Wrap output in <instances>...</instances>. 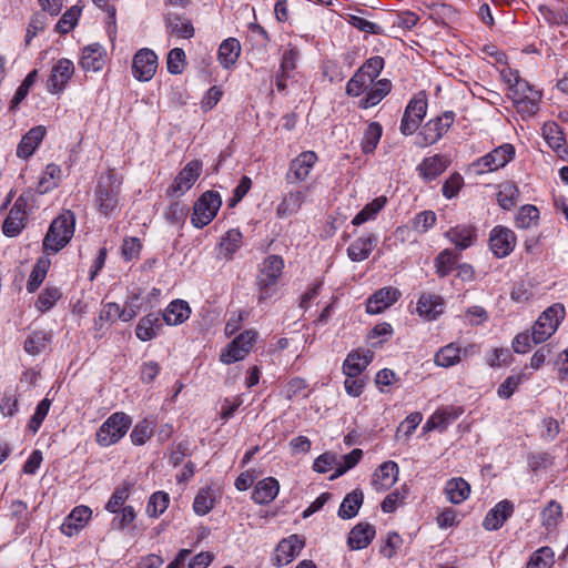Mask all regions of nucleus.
Listing matches in <instances>:
<instances>
[{
  "mask_svg": "<svg viewBox=\"0 0 568 568\" xmlns=\"http://www.w3.org/2000/svg\"><path fill=\"white\" fill-rule=\"evenodd\" d=\"M284 261L280 255H270L261 264L256 285L260 291V301L268 298L275 291L277 280L282 275Z\"/></svg>",
  "mask_w": 568,
  "mask_h": 568,
  "instance_id": "nucleus-4",
  "label": "nucleus"
},
{
  "mask_svg": "<svg viewBox=\"0 0 568 568\" xmlns=\"http://www.w3.org/2000/svg\"><path fill=\"white\" fill-rule=\"evenodd\" d=\"M202 162L200 160L190 161L175 176L173 183L168 189V195L181 196L189 191L202 172Z\"/></svg>",
  "mask_w": 568,
  "mask_h": 568,
  "instance_id": "nucleus-11",
  "label": "nucleus"
},
{
  "mask_svg": "<svg viewBox=\"0 0 568 568\" xmlns=\"http://www.w3.org/2000/svg\"><path fill=\"white\" fill-rule=\"evenodd\" d=\"M427 102L424 98H414L407 104L399 130L404 135H412L426 115Z\"/></svg>",
  "mask_w": 568,
  "mask_h": 568,
  "instance_id": "nucleus-12",
  "label": "nucleus"
},
{
  "mask_svg": "<svg viewBox=\"0 0 568 568\" xmlns=\"http://www.w3.org/2000/svg\"><path fill=\"white\" fill-rule=\"evenodd\" d=\"M515 245L516 236L511 230L500 225L491 230L489 247L496 257L503 258L508 256L514 251Z\"/></svg>",
  "mask_w": 568,
  "mask_h": 568,
  "instance_id": "nucleus-14",
  "label": "nucleus"
},
{
  "mask_svg": "<svg viewBox=\"0 0 568 568\" xmlns=\"http://www.w3.org/2000/svg\"><path fill=\"white\" fill-rule=\"evenodd\" d=\"M80 14L81 9L78 6L71 7L59 19L55 26V31L61 34H67L68 32H70L77 26Z\"/></svg>",
  "mask_w": 568,
  "mask_h": 568,
  "instance_id": "nucleus-53",
  "label": "nucleus"
},
{
  "mask_svg": "<svg viewBox=\"0 0 568 568\" xmlns=\"http://www.w3.org/2000/svg\"><path fill=\"white\" fill-rule=\"evenodd\" d=\"M455 114L452 111H446L442 115L428 121L420 135L423 136L424 143L427 145L435 144L439 141L443 135L449 130L454 123Z\"/></svg>",
  "mask_w": 568,
  "mask_h": 568,
  "instance_id": "nucleus-15",
  "label": "nucleus"
},
{
  "mask_svg": "<svg viewBox=\"0 0 568 568\" xmlns=\"http://www.w3.org/2000/svg\"><path fill=\"white\" fill-rule=\"evenodd\" d=\"M318 160L314 151H304L291 160L285 181L288 184L304 182Z\"/></svg>",
  "mask_w": 568,
  "mask_h": 568,
  "instance_id": "nucleus-10",
  "label": "nucleus"
},
{
  "mask_svg": "<svg viewBox=\"0 0 568 568\" xmlns=\"http://www.w3.org/2000/svg\"><path fill=\"white\" fill-rule=\"evenodd\" d=\"M554 565V551L549 547H541L529 558L526 568H551Z\"/></svg>",
  "mask_w": 568,
  "mask_h": 568,
  "instance_id": "nucleus-51",
  "label": "nucleus"
},
{
  "mask_svg": "<svg viewBox=\"0 0 568 568\" xmlns=\"http://www.w3.org/2000/svg\"><path fill=\"white\" fill-rule=\"evenodd\" d=\"M384 68V59L379 55H375L365 61V63L358 69L363 72L364 77L368 81L374 83L375 79L381 74Z\"/></svg>",
  "mask_w": 568,
  "mask_h": 568,
  "instance_id": "nucleus-59",
  "label": "nucleus"
},
{
  "mask_svg": "<svg viewBox=\"0 0 568 568\" xmlns=\"http://www.w3.org/2000/svg\"><path fill=\"white\" fill-rule=\"evenodd\" d=\"M383 128L378 122H371L363 133L362 151L371 154L375 151L382 138Z\"/></svg>",
  "mask_w": 568,
  "mask_h": 568,
  "instance_id": "nucleus-43",
  "label": "nucleus"
},
{
  "mask_svg": "<svg viewBox=\"0 0 568 568\" xmlns=\"http://www.w3.org/2000/svg\"><path fill=\"white\" fill-rule=\"evenodd\" d=\"M374 537V526L367 523H359L349 531L347 542L351 549L359 550L366 548Z\"/></svg>",
  "mask_w": 568,
  "mask_h": 568,
  "instance_id": "nucleus-29",
  "label": "nucleus"
},
{
  "mask_svg": "<svg viewBox=\"0 0 568 568\" xmlns=\"http://www.w3.org/2000/svg\"><path fill=\"white\" fill-rule=\"evenodd\" d=\"M467 351L462 349L457 344L450 343L442 347L435 355V363L442 367H450L462 361V355L466 356Z\"/></svg>",
  "mask_w": 568,
  "mask_h": 568,
  "instance_id": "nucleus-41",
  "label": "nucleus"
},
{
  "mask_svg": "<svg viewBox=\"0 0 568 568\" xmlns=\"http://www.w3.org/2000/svg\"><path fill=\"white\" fill-rule=\"evenodd\" d=\"M154 423L149 419L139 422L131 432V440L134 445H143L153 435Z\"/></svg>",
  "mask_w": 568,
  "mask_h": 568,
  "instance_id": "nucleus-52",
  "label": "nucleus"
},
{
  "mask_svg": "<svg viewBox=\"0 0 568 568\" xmlns=\"http://www.w3.org/2000/svg\"><path fill=\"white\" fill-rule=\"evenodd\" d=\"M51 406V400L48 398L42 399L36 407L34 414L31 416L28 428L36 434L44 418L47 417Z\"/></svg>",
  "mask_w": 568,
  "mask_h": 568,
  "instance_id": "nucleus-63",
  "label": "nucleus"
},
{
  "mask_svg": "<svg viewBox=\"0 0 568 568\" xmlns=\"http://www.w3.org/2000/svg\"><path fill=\"white\" fill-rule=\"evenodd\" d=\"M508 97L513 100L514 106L521 118H529L538 112L542 94L528 81L515 75V83L510 85Z\"/></svg>",
  "mask_w": 568,
  "mask_h": 568,
  "instance_id": "nucleus-3",
  "label": "nucleus"
},
{
  "mask_svg": "<svg viewBox=\"0 0 568 568\" xmlns=\"http://www.w3.org/2000/svg\"><path fill=\"white\" fill-rule=\"evenodd\" d=\"M92 515V510L87 506L75 507L64 519L61 530L67 536H73L82 529Z\"/></svg>",
  "mask_w": 568,
  "mask_h": 568,
  "instance_id": "nucleus-25",
  "label": "nucleus"
},
{
  "mask_svg": "<svg viewBox=\"0 0 568 568\" xmlns=\"http://www.w3.org/2000/svg\"><path fill=\"white\" fill-rule=\"evenodd\" d=\"M449 164L448 159L442 154L425 158L418 165L419 175L426 181H433L445 172Z\"/></svg>",
  "mask_w": 568,
  "mask_h": 568,
  "instance_id": "nucleus-22",
  "label": "nucleus"
},
{
  "mask_svg": "<svg viewBox=\"0 0 568 568\" xmlns=\"http://www.w3.org/2000/svg\"><path fill=\"white\" fill-rule=\"evenodd\" d=\"M458 258L459 254L453 250L442 251L435 258L436 274L442 278L449 275Z\"/></svg>",
  "mask_w": 568,
  "mask_h": 568,
  "instance_id": "nucleus-44",
  "label": "nucleus"
},
{
  "mask_svg": "<svg viewBox=\"0 0 568 568\" xmlns=\"http://www.w3.org/2000/svg\"><path fill=\"white\" fill-rule=\"evenodd\" d=\"M445 494L453 504H462L470 494V486L464 478H452L446 483Z\"/></svg>",
  "mask_w": 568,
  "mask_h": 568,
  "instance_id": "nucleus-38",
  "label": "nucleus"
},
{
  "mask_svg": "<svg viewBox=\"0 0 568 568\" xmlns=\"http://www.w3.org/2000/svg\"><path fill=\"white\" fill-rule=\"evenodd\" d=\"M565 317V307L556 303L546 308L532 326L531 338L535 344L548 339L558 328Z\"/></svg>",
  "mask_w": 568,
  "mask_h": 568,
  "instance_id": "nucleus-5",
  "label": "nucleus"
},
{
  "mask_svg": "<svg viewBox=\"0 0 568 568\" xmlns=\"http://www.w3.org/2000/svg\"><path fill=\"white\" fill-rule=\"evenodd\" d=\"M373 357L372 352L361 353L352 352L347 355L343 364V372L348 377H358L367 367Z\"/></svg>",
  "mask_w": 568,
  "mask_h": 568,
  "instance_id": "nucleus-30",
  "label": "nucleus"
},
{
  "mask_svg": "<svg viewBox=\"0 0 568 568\" xmlns=\"http://www.w3.org/2000/svg\"><path fill=\"white\" fill-rule=\"evenodd\" d=\"M49 266L50 261L48 258H39L37 261L27 282V291L29 293H33L40 287L45 278Z\"/></svg>",
  "mask_w": 568,
  "mask_h": 568,
  "instance_id": "nucleus-47",
  "label": "nucleus"
},
{
  "mask_svg": "<svg viewBox=\"0 0 568 568\" xmlns=\"http://www.w3.org/2000/svg\"><path fill=\"white\" fill-rule=\"evenodd\" d=\"M215 497L213 490L210 488H202L194 498L193 509L200 515L204 516L214 507Z\"/></svg>",
  "mask_w": 568,
  "mask_h": 568,
  "instance_id": "nucleus-49",
  "label": "nucleus"
},
{
  "mask_svg": "<svg viewBox=\"0 0 568 568\" xmlns=\"http://www.w3.org/2000/svg\"><path fill=\"white\" fill-rule=\"evenodd\" d=\"M278 490V481L274 477H266L255 485L252 499L256 504L266 505L276 498Z\"/></svg>",
  "mask_w": 568,
  "mask_h": 568,
  "instance_id": "nucleus-28",
  "label": "nucleus"
},
{
  "mask_svg": "<svg viewBox=\"0 0 568 568\" xmlns=\"http://www.w3.org/2000/svg\"><path fill=\"white\" fill-rule=\"evenodd\" d=\"M561 505L555 500L549 501L545 509L541 511L542 525L547 529L555 527L558 523V519L561 517Z\"/></svg>",
  "mask_w": 568,
  "mask_h": 568,
  "instance_id": "nucleus-57",
  "label": "nucleus"
},
{
  "mask_svg": "<svg viewBox=\"0 0 568 568\" xmlns=\"http://www.w3.org/2000/svg\"><path fill=\"white\" fill-rule=\"evenodd\" d=\"M539 212L534 205H524L516 216V225L520 229H528L537 221Z\"/></svg>",
  "mask_w": 568,
  "mask_h": 568,
  "instance_id": "nucleus-64",
  "label": "nucleus"
},
{
  "mask_svg": "<svg viewBox=\"0 0 568 568\" xmlns=\"http://www.w3.org/2000/svg\"><path fill=\"white\" fill-rule=\"evenodd\" d=\"M459 412L453 407H444L437 409L426 422L424 428L426 430L432 429H445L449 424L457 419Z\"/></svg>",
  "mask_w": 568,
  "mask_h": 568,
  "instance_id": "nucleus-40",
  "label": "nucleus"
},
{
  "mask_svg": "<svg viewBox=\"0 0 568 568\" xmlns=\"http://www.w3.org/2000/svg\"><path fill=\"white\" fill-rule=\"evenodd\" d=\"M130 488L131 485L126 483H124L122 486L116 487L105 506L106 510H109L110 513H116L128 499Z\"/></svg>",
  "mask_w": 568,
  "mask_h": 568,
  "instance_id": "nucleus-61",
  "label": "nucleus"
},
{
  "mask_svg": "<svg viewBox=\"0 0 568 568\" xmlns=\"http://www.w3.org/2000/svg\"><path fill=\"white\" fill-rule=\"evenodd\" d=\"M45 133L47 130L42 125L30 129L28 133L22 136L17 148V155L21 159L30 158L45 136Z\"/></svg>",
  "mask_w": 568,
  "mask_h": 568,
  "instance_id": "nucleus-23",
  "label": "nucleus"
},
{
  "mask_svg": "<svg viewBox=\"0 0 568 568\" xmlns=\"http://www.w3.org/2000/svg\"><path fill=\"white\" fill-rule=\"evenodd\" d=\"M61 292L58 287H47L39 295L37 301V308L41 312H47L53 307V305L60 300Z\"/></svg>",
  "mask_w": 568,
  "mask_h": 568,
  "instance_id": "nucleus-56",
  "label": "nucleus"
},
{
  "mask_svg": "<svg viewBox=\"0 0 568 568\" xmlns=\"http://www.w3.org/2000/svg\"><path fill=\"white\" fill-rule=\"evenodd\" d=\"M518 195H519L518 187L514 183H511V182L503 183L497 193L498 204L504 210H510L517 204Z\"/></svg>",
  "mask_w": 568,
  "mask_h": 568,
  "instance_id": "nucleus-48",
  "label": "nucleus"
},
{
  "mask_svg": "<svg viewBox=\"0 0 568 568\" xmlns=\"http://www.w3.org/2000/svg\"><path fill=\"white\" fill-rule=\"evenodd\" d=\"M121 183L122 180L114 170H109L99 179L95 186V203L104 216H111L118 211Z\"/></svg>",
  "mask_w": 568,
  "mask_h": 568,
  "instance_id": "nucleus-1",
  "label": "nucleus"
},
{
  "mask_svg": "<svg viewBox=\"0 0 568 568\" xmlns=\"http://www.w3.org/2000/svg\"><path fill=\"white\" fill-rule=\"evenodd\" d=\"M373 84L364 77L363 72L356 71L346 84V93L351 97H358Z\"/></svg>",
  "mask_w": 568,
  "mask_h": 568,
  "instance_id": "nucleus-58",
  "label": "nucleus"
},
{
  "mask_svg": "<svg viewBox=\"0 0 568 568\" xmlns=\"http://www.w3.org/2000/svg\"><path fill=\"white\" fill-rule=\"evenodd\" d=\"M26 217L23 213L10 210L2 225L3 233L10 237L17 236L24 227Z\"/></svg>",
  "mask_w": 568,
  "mask_h": 568,
  "instance_id": "nucleus-50",
  "label": "nucleus"
},
{
  "mask_svg": "<svg viewBox=\"0 0 568 568\" xmlns=\"http://www.w3.org/2000/svg\"><path fill=\"white\" fill-rule=\"evenodd\" d=\"M38 78V71L32 70L28 75L24 78L22 83L17 89L12 100H11V109L18 106L28 95L30 88L34 84Z\"/></svg>",
  "mask_w": 568,
  "mask_h": 568,
  "instance_id": "nucleus-60",
  "label": "nucleus"
},
{
  "mask_svg": "<svg viewBox=\"0 0 568 568\" xmlns=\"http://www.w3.org/2000/svg\"><path fill=\"white\" fill-rule=\"evenodd\" d=\"M364 501V494L361 489H354L353 491L348 493L338 509V516L342 519H351L355 517L363 505Z\"/></svg>",
  "mask_w": 568,
  "mask_h": 568,
  "instance_id": "nucleus-39",
  "label": "nucleus"
},
{
  "mask_svg": "<svg viewBox=\"0 0 568 568\" xmlns=\"http://www.w3.org/2000/svg\"><path fill=\"white\" fill-rule=\"evenodd\" d=\"M417 312L427 320H434L443 312V300L435 294H423L417 302Z\"/></svg>",
  "mask_w": 568,
  "mask_h": 568,
  "instance_id": "nucleus-37",
  "label": "nucleus"
},
{
  "mask_svg": "<svg viewBox=\"0 0 568 568\" xmlns=\"http://www.w3.org/2000/svg\"><path fill=\"white\" fill-rule=\"evenodd\" d=\"M514 146L506 143L475 161L471 164V168L477 174L493 172L504 168L508 162H510L514 158Z\"/></svg>",
  "mask_w": 568,
  "mask_h": 568,
  "instance_id": "nucleus-8",
  "label": "nucleus"
},
{
  "mask_svg": "<svg viewBox=\"0 0 568 568\" xmlns=\"http://www.w3.org/2000/svg\"><path fill=\"white\" fill-rule=\"evenodd\" d=\"M392 89V82L388 79H381L373 83V87L366 92L361 100L359 106L363 109L372 108L378 104Z\"/></svg>",
  "mask_w": 568,
  "mask_h": 568,
  "instance_id": "nucleus-33",
  "label": "nucleus"
},
{
  "mask_svg": "<svg viewBox=\"0 0 568 568\" xmlns=\"http://www.w3.org/2000/svg\"><path fill=\"white\" fill-rule=\"evenodd\" d=\"M255 331H246L236 336L220 355V361L224 364H232L245 358L251 352L256 341Z\"/></svg>",
  "mask_w": 568,
  "mask_h": 568,
  "instance_id": "nucleus-9",
  "label": "nucleus"
},
{
  "mask_svg": "<svg viewBox=\"0 0 568 568\" xmlns=\"http://www.w3.org/2000/svg\"><path fill=\"white\" fill-rule=\"evenodd\" d=\"M61 176V169L54 163H50L45 166L43 175L39 180L38 192L40 194L47 193L58 185V181Z\"/></svg>",
  "mask_w": 568,
  "mask_h": 568,
  "instance_id": "nucleus-46",
  "label": "nucleus"
},
{
  "mask_svg": "<svg viewBox=\"0 0 568 568\" xmlns=\"http://www.w3.org/2000/svg\"><path fill=\"white\" fill-rule=\"evenodd\" d=\"M307 190H292L285 194L276 207L277 216L284 219L297 213L306 200Z\"/></svg>",
  "mask_w": 568,
  "mask_h": 568,
  "instance_id": "nucleus-24",
  "label": "nucleus"
},
{
  "mask_svg": "<svg viewBox=\"0 0 568 568\" xmlns=\"http://www.w3.org/2000/svg\"><path fill=\"white\" fill-rule=\"evenodd\" d=\"M222 205V199L216 191L204 192L193 206L191 223L197 229L206 226L215 217Z\"/></svg>",
  "mask_w": 568,
  "mask_h": 568,
  "instance_id": "nucleus-7",
  "label": "nucleus"
},
{
  "mask_svg": "<svg viewBox=\"0 0 568 568\" xmlns=\"http://www.w3.org/2000/svg\"><path fill=\"white\" fill-rule=\"evenodd\" d=\"M514 514V504L507 499L499 501L484 518L483 527L486 530H498Z\"/></svg>",
  "mask_w": 568,
  "mask_h": 568,
  "instance_id": "nucleus-19",
  "label": "nucleus"
},
{
  "mask_svg": "<svg viewBox=\"0 0 568 568\" xmlns=\"http://www.w3.org/2000/svg\"><path fill=\"white\" fill-rule=\"evenodd\" d=\"M542 136L561 160L568 159V146L566 144L564 131L558 123L554 121L544 123Z\"/></svg>",
  "mask_w": 568,
  "mask_h": 568,
  "instance_id": "nucleus-18",
  "label": "nucleus"
},
{
  "mask_svg": "<svg viewBox=\"0 0 568 568\" xmlns=\"http://www.w3.org/2000/svg\"><path fill=\"white\" fill-rule=\"evenodd\" d=\"M304 541L297 535L282 539L275 548L273 562L277 567L290 564L302 550Z\"/></svg>",
  "mask_w": 568,
  "mask_h": 568,
  "instance_id": "nucleus-17",
  "label": "nucleus"
},
{
  "mask_svg": "<svg viewBox=\"0 0 568 568\" xmlns=\"http://www.w3.org/2000/svg\"><path fill=\"white\" fill-rule=\"evenodd\" d=\"M242 244V234L239 230H229L219 245V255L231 260Z\"/></svg>",
  "mask_w": 568,
  "mask_h": 568,
  "instance_id": "nucleus-42",
  "label": "nucleus"
},
{
  "mask_svg": "<svg viewBox=\"0 0 568 568\" xmlns=\"http://www.w3.org/2000/svg\"><path fill=\"white\" fill-rule=\"evenodd\" d=\"M74 73V65L69 59H60L51 70L48 79V89L52 93H59L64 90L68 82Z\"/></svg>",
  "mask_w": 568,
  "mask_h": 568,
  "instance_id": "nucleus-16",
  "label": "nucleus"
},
{
  "mask_svg": "<svg viewBox=\"0 0 568 568\" xmlns=\"http://www.w3.org/2000/svg\"><path fill=\"white\" fill-rule=\"evenodd\" d=\"M399 296L400 292L397 288L383 287L368 298L366 311L369 314H379L392 306Z\"/></svg>",
  "mask_w": 568,
  "mask_h": 568,
  "instance_id": "nucleus-20",
  "label": "nucleus"
},
{
  "mask_svg": "<svg viewBox=\"0 0 568 568\" xmlns=\"http://www.w3.org/2000/svg\"><path fill=\"white\" fill-rule=\"evenodd\" d=\"M48 341L45 333L33 332L24 342V351L30 355H38L44 351Z\"/></svg>",
  "mask_w": 568,
  "mask_h": 568,
  "instance_id": "nucleus-55",
  "label": "nucleus"
},
{
  "mask_svg": "<svg viewBox=\"0 0 568 568\" xmlns=\"http://www.w3.org/2000/svg\"><path fill=\"white\" fill-rule=\"evenodd\" d=\"M131 418L122 412L112 414L99 428L97 442L99 445L108 447L118 443L129 430Z\"/></svg>",
  "mask_w": 568,
  "mask_h": 568,
  "instance_id": "nucleus-6",
  "label": "nucleus"
},
{
  "mask_svg": "<svg viewBox=\"0 0 568 568\" xmlns=\"http://www.w3.org/2000/svg\"><path fill=\"white\" fill-rule=\"evenodd\" d=\"M103 55L104 51L100 44H90L83 49L80 64L87 71H99L104 64Z\"/></svg>",
  "mask_w": 568,
  "mask_h": 568,
  "instance_id": "nucleus-36",
  "label": "nucleus"
},
{
  "mask_svg": "<svg viewBox=\"0 0 568 568\" xmlns=\"http://www.w3.org/2000/svg\"><path fill=\"white\" fill-rule=\"evenodd\" d=\"M386 197L379 196L365 205L353 219L354 225H361L369 220H374L379 211L385 206Z\"/></svg>",
  "mask_w": 568,
  "mask_h": 568,
  "instance_id": "nucleus-45",
  "label": "nucleus"
},
{
  "mask_svg": "<svg viewBox=\"0 0 568 568\" xmlns=\"http://www.w3.org/2000/svg\"><path fill=\"white\" fill-rule=\"evenodd\" d=\"M169 495L164 491L154 493L148 503L146 511L151 517L162 515L169 506Z\"/></svg>",
  "mask_w": 568,
  "mask_h": 568,
  "instance_id": "nucleus-54",
  "label": "nucleus"
},
{
  "mask_svg": "<svg viewBox=\"0 0 568 568\" xmlns=\"http://www.w3.org/2000/svg\"><path fill=\"white\" fill-rule=\"evenodd\" d=\"M158 69V55L151 49L139 50L132 62V72L139 81H150Z\"/></svg>",
  "mask_w": 568,
  "mask_h": 568,
  "instance_id": "nucleus-13",
  "label": "nucleus"
},
{
  "mask_svg": "<svg viewBox=\"0 0 568 568\" xmlns=\"http://www.w3.org/2000/svg\"><path fill=\"white\" fill-rule=\"evenodd\" d=\"M75 227V215L70 210H64L58 215L48 230L43 240L45 252L57 253L62 250L72 239Z\"/></svg>",
  "mask_w": 568,
  "mask_h": 568,
  "instance_id": "nucleus-2",
  "label": "nucleus"
},
{
  "mask_svg": "<svg viewBox=\"0 0 568 568\" xmlns=\"http://www.w3.org/2000/svg\"><path fill=\"white\" fill-rule=\"evenodd\" d=\"M169 32L178 38L191 39L194 36V28L190 19L176 13H169L165 18Z\"/></svg>",
  "mask_w": 568,
  "mask_h": 568,
  "instance_id": "nucleus-32",
  "label": "nucleus"
},
{
  "mask_svg": "<svg viewBox=\"0 0 568 568\" xmlns=\"http://www.w3.org/2000/svg\"><path fill=\"white\" fill-rule=\"evenodd\" d=\"M241 54V44L235 38L225 39L219 48L217 59L225 69L236 63Z\"/></svg>",
  "mask_w": 568,
  "mask_h": 568,
  "instance_id": "nucleus-35",
  "label": "nucleus"
},
{
  "mask_svg": "<svg viewBox=\"0 0 568 568\" xmlns=\"http://www.w3.org/2000/svg\"><path fill=\"white\" fill-rule=\"evenodd\" d=\"M377 244V236L374 234H367L356 239L347 247V256L353 262H362L366 260L372 253L373 248Z\"/></svg>",
  "mask_w": 568,
  "mask_h": 568,
  "instance_id": "nucleus-26",
  "label": "nucleus"
},
{
  "mask_svg": "<svg viewBox=\"0 0 568 568\" xmlns=\"http://www.w3.org/2000/svg\"><path fill=\"white\" fill-rule=\"evenodd\" d=\"M191 308L185 301L175 300L169 304L161 318L168 325H179L189 318Z\"/></svg>",
  "mask_w": 568,
  "mask_h": 568,
  "instance_id": "nucleus-34",
  "label": "nucleus"
},
{
  "mask_svg": "<svg viewBox=\"0 0 568 568\" xmlns=\"http://www.w3.org/2000/svg\"><path fill=\"white\" fill-rule=\"evenodd\" d=\"M163 326L160 313H151L142 317L135 328L136 337L143 342L154 338Z\"/></svg>",
  "mask_w": 568,
  "mask_h": 568,
  "instance_id": "nucleus-27",
  "label": "nucleus"
},
{
  "mask_svg": "<svg viewBox=\"0 0 568 568\" xmlns=\"http://www.w3.org/2000/svg\"><path fill=\"white\" fill-rule=\"evenodd\" d=\"M185 67V52L180 48L172 49L168 54L166 68L171 74H181Z\"/></svg>",
  "mask_w": 568,
  "mask_h": 568,
  "instance_id": "nucleus-62",
  "label": "nucleus"
},
{
  "mask_svg": "<svg viewBox=\"0 0 568 568\" xmlns=\"http://www.w3.org/2000/svg\"><path fill=\"white\" fill-rule=\"evenodd\" d=\"M445 236L455 244V246L463 251L473 245L476 239V230L469 225H457L449 229Z\"/></svg>",
  "mask_w": 568,
  "mask_h": 568,
  "instance_id": "nucleus-31",
  "label": "nucleus"
},
{
  "mask_svg": "<svg viewBox=\"0 0 568 568\" xmlns=\"http://www.w3.org/2000/svg\"><path fill=\"white\" fill-rule=\"evenodd\" d=\"M398 466L395 462L383 463L373 474L372 485L377 491L389 489L397 480Z\"/></svg>",
  "mask_w": 568,
  "mask_h": 568,
  "instance_id": "nucleus-21",
  "label": "nucleus"
}]
</instances>
